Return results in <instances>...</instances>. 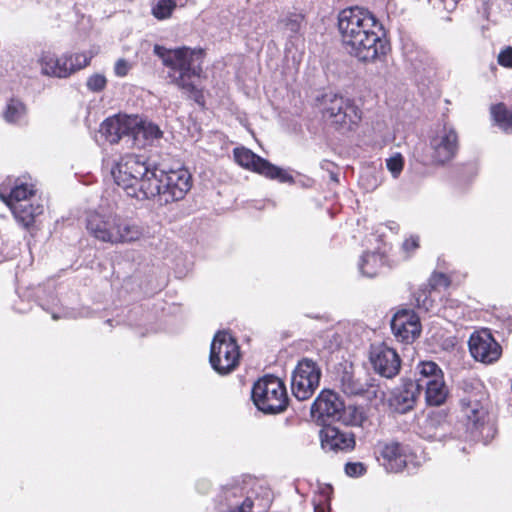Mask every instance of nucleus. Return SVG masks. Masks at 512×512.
Listing matches in <instances>:
<instances>
[{
    "label": "nucleus",
    "mask_w": 512,
    "mask_h": 512,
    "mask_svg": "<svg viewBox=\"0 0 512 512\" xmlns=\"http://www.w3.org/2000/svg\"><path fill=\"white\" fill-rule=\"evenodd\" d=\"M338 30L344 49L359 61L372 62L387 53L378 20L365 8L355 6L340 11Z\"/></svg>",
    "instance_id": "1"
},
{
    "label": "nucleus",
    "mask_w": 512,
    "mask_h": 512,
    "mask_svg": "<svg viewBox=\"0 0 512 512\" xmlns=\"http://www.w3.org/2000/svg\"><path fill=\"white\" fill-rule=\"evenodd\" d=\"M153 52L168 68L167 77L170 83L197 104L204 105L203 89L197 83L203 76V50L185 46L168 49L156 44Z\"/></svg>",
    "instance_id": "2"
},
{
    "label": "nucleus",
    "mask_w": 512,
    "mask_h": 512,
    "mask_svg": "<svg viewBox=\"0 0 512 512\" xmlns=\"http://www.w3.org/2000/svg\"><path fill=\"white\" fill-rule=\"evenodd\" d=\"M86 229L96 240L111 245H129L144 238V229L131 218L113 211H90Z\"/></svg>",
    "instance_id": "3"
},
{
    "label": "nucleus",
    "mask_w": 512,
    "mask_h": 512,
    "mask_svg": "<svg viewBox=\"0 0 512 512\" xmlns=\"http://www.w3.org/2000/svg\"><path fill=\"white\" fill-rule=\"evenodd\" d=\"M156 167H151L144 156L125 154L111 167L115 183L127 196L138 200L152 199L157 180L153 177Z\"/></svg>",
    "instance_id": "4"
},
{
    "label": "nucleus",
    "mask_w": 512,
    "mask_h": 512,
    "mask_svg": "<svg viewBox=\"0 0 512 512\" xmlns=\"http://www.w3.org/2000/svg\"><path fill=\"white\" fill-rule=\"evenodd\" d=\"M217 512H251L254 505L266 510L271 504V491L253 478L224 485L216 498Z\"/></svg>",
    "instance_id": "5"
},
{
    "label": "nucleus",
    "mask_w": 512,
    "mask_h": 512,
    "mask_svg": "<svg viewBox=\"0 0 512 512\" xmlns=\"http://www.w3.org/2000/svg\"><path fill=\"white\" fill-rule=\"evenodd\" d=\"M97 53V50L91 49L82 53H65L59 56L52 51H42L38 55L37 65L42 75L64 79L87 67Z\"/></svg>",
    "instance_id": "6"
},
{
    "label": "nucleus",
    "mask_w": 512,
    "mask_h": 512,
    "mask_svg": "<svg viewBox=\"0 0 512 512\" xmlns=\"http://www.w3.org/2000/svg\"><path fill=\"white\" fill-rule=\"evenodd\" d=\"M323 118L337 129L352 130L362 118L361 110L349 99L334 93L317 98Z\"/></svg>",
    "instance_id": "7"
},
{
    "label": "nucleus",
    "mask_w": 512,
    "mask_h": 512,
    "mask_svg": "<svg viewBox=\"0 0 512 512\" xmlns=\"http://www.w3.org/2000/svg\"><path fill=\"white\" fill-rule=\"evenodd\" d=\"M252 400L264 413L282 412L288 403L286 387L279 378L265 376L254 384Z\"/></svg>",
    "instance_id": "8"
},
{
    "label": "nucleus",
    "mask_w": 512,
    "mask_h": 512,
    "mask_svg": "<svg viewBox=\"0 0 512 512\" xmlns=\"http://www.w3.org/2000/svg\"><path fill=\"white\" fill-rule=\"evenodd\" d=\"M153 174L157 184L152 199L157 197L160 204L183 199L191 188V176L186 169L164 171L156 167Z\"/></svg>",
    "instance_id": "9"
},
{
    "label": "nucleus",
    "mask_w": 512,
    "mask_h": 512,
    "mask_svg": "<svg viewBox=\"0 0 512 512\" xmlns=\"http://www.w3.org/2000/svg\"><path fill=\"white\" fill-rule=\"evenodd\" d=\"M240 360L239 346L226 331L218 332L211 343L209 361L219 374H229L238 366Z\"/></svg>",
    "instance_id": "10"
},
{
    "label": "nucleus",
    "mask_w": 512,
    "mask_h": 512,
    "mask_svg": "<svg viewBox=\"0 0 512 512\" xmlns=\"http://www.w3.org/2000/svg\"><path fill=\"white\" fill-rule=\"evenodd\" d=\"M459 138L455 128L448 123L436 126L429 136V157L432 164L444 165L457 154Z\"/></svg>",
    "instance_id": "11"
},
{
    "label": "nucleus",
    "mask_w": 512,
    "mask_h": 512,
    "mask_svg": "<svg viewBox=\"0 0 512 512\" xmlns=\"http://www.w3.org/2000/svg\"><path fill=\"white\" fill-rule=\"evenodd\" d=\"M417 385L419 389L425 387V399L431 406L442 405L447 396L448 388L444 381V375L439 366L432 361H424L418 364Z\"/></svg>",
    "instance_id": "12"
},
{
    "label": "nucleus",
    "mask_w": 512,
    "mask_h": 512,
    "mask_svg": "<svg viewBox=\"0 0 512 512\" xmlns=\"http://www.w3.org/2000/svg\"><path fill=\"white\" fill-rule=\"evenodd\" d=\"M236 163L241 167L258 173L268 179L277 180L280 183H293V176L285 169H282L268 160L258 156L250 149L237 147L233 150Z\"/></svg>",
    "instance_id": "13"
},
{
    "label": "nucleus",
    "mask_w": 512,
    "mask_h": 512,
    "mask_svg": "<svg viewBox=\"0 0 512 512\" xmlns=\"http://www.w3.org/2000/svg\"><path fill=\"white\" fill-rule=\"evenodd\" d=\"M321 369L309 358L301 359L295 367L291 378V390L300 401L309 399L319 386Z\"/></svg>",
    "instance_id": "14"
},
{
    "label": "nucleus",
    "mask_w": 512,
    "mask_h": 512,
    "mask_svg": "<svg viewBox=\"0 0 512 512\" xmlns=\"http://www.w3.org/2000/svg\"><path fill=\"white\" fill-rule=\"evenodd\" d=\"M369 360L376 373L385 378H393L401 368V359L396 350L386 343L373 344Z\"/></svg>",
    "instance_id": "15"
},
{
    "label": "nucleus",
    "mask_w": 512,
    "mask_h": 512,
    "mask_svg": "<svg viewBox=\"0 0 512 512\" xmlns=\"http://www.w3.org/2000/svg\"><path fill=\"white\" fill-rule=\"evenodd\" d=\"M472 357L484 364L496 362L502 353L501 346L487 329L474 332L468 341Z\"/></svg>",
    "instance_id": "16"
},
{
    "label": "nucleus",
    "mask_w": 512,
    "mask_h": 512,
    "mask_svg": "<svg viewBox=\"0 0 512 512\" xmlns=\"http://www.w3.org/2000/svg\"><path fill=\"white\" fill-rule=\"evenodd\" d=\"M34 185L22 178L7 177L0 184V198L10 208L34 200Z\"/></svg>",
    "instance_id": "17"
},
{
    "label": "nucleus",
    "mask_w": 512,
    "mask_h": 512,
    "mask_svg": "<svg viewBox=\"0 0 512 512\" xmlns=\"http://www.w3.org/2000/svg\"><path fill=\"white\" fill-rule=\"evenodd\" d=\"M484 394L476 391L463 396L460 400L461 411L467 420V429L472 434L484 427L487 410L482 401Z\"/></svg>",
    "instance_id": "18"
},
{
    "label": "nucleus",
    "mask_w": 512,
    "mask_h": 512,
    "mask_svg": "<svg viewBox=\"0 0 512 512\" xmlns=\"http://www.w3.org/2000/svg\"><path fill=\"white\" fill-rule=\"evenodd\" d=\"M319 437L321 447L326 452H349L356 444L353 433L341 431L334 426H324Z\"/></svg>",
    "instance_id": "19"
},
{
    "label": "nucleus",
    "mask_w": 512,
    "mask_h": 512,
    "mask_svg": "<svg viewBox=\"0 0 512 512\" xmlns=\"http://www.w3.org/2000/svg\"><path fill=\"white\" fill-rule=\"evenodd\" d=\"M391 329L401 341H413L421 332L419 317L412 310L398 311L391 320Z\"/></svg>",
    "instance_id": "20"
},
{
    "label": "nucleus",
    "mask_w": 512,
    "mask_h": 512,
    "mask_svg": "<svg viewBox=\"0 0 512 512\" xmlns=\"http://www.w3.org/2000/svg\"><path fill=\"white\" fill-rule=\"evenodd\" d=\"M378 453L386 471L393 473L403 471L409 458L407 447L394 441L379 443Z\"/></svg>",
    "instance_id": "21"
},
{
    "label": "nucleus",
    "mask_w": 512,
    "mask_h": 512,
    "mask_svg": "<svg viewBox=\"0 0 512 512\" xmlns=\"http://www.w3.org/2000/svg\"><path fill=\"white\" fill-rule=\"evenodd\" d=\"M136 120L129 115H115L104 120L100 126V133L105 139L115 144L123 136H129L132 127L137 125Z\"/></svg>",
    "instance_id": "22"
},
{
    "label": "nucleus",
    "mask_w": 512,
    "mask_h": 512,
    "mask_svg": "<svg viewBox=\"0 0 512 512\" xmlns=\"http://www.w3.org/2000/svg\"><path fill=\"white\" fill-rule=\"evenodd\" d=\"M343 402L339 396L330 390H323L311 406L313 416L321 418H340Z\"/></svg>",
    "instance_id": "23"
},
{
    "label": "nucleus",
    "mask_w": 512,
    "mask_h": 512,
    "mask_svg": "<svg viewBox=\"0 0 512 512\" xmlns=\"http://www.w3.org/2000/svg\"><path fill=\"white\" fill-rule=\"evenodd\" d=\"M336 380L341 391L348 396L362 395L368 389L367 382L356 376L352 364L349 363L341 365Z\"/></svg>",
    "instance_id": "24"
},
{
    "label": "nucleus",
    "mask_w": 512,
    "mask_h": 512,
    "mask_svg": "<svg viewBox=\"0 0 512 512\" xmlns=\"http://www.w3.org/2000/svg\"><path fill=\"white\" fill-rule=\"evenodd\" d=\"M132 117L137 122V125L132 127L130 132L135 147L144 148L162 137V131L156 124L143 120L137 115H132Z\"/></svg>",
    "instance_id": "25"
},
{
    "label": "nucleus",
    "mask_w": 512,
    "mask_h": 512,
    "mask_svg": "<svg viewBox=\"0 0 512 512\" xmlns=\"http://www.w3.org/2000/svg\"><path fill=\"white\" fill-rule=\"evenodd\" d=\"M419 395V385L409 381L397 389L391 398V406L399 413H406L413 408Z\"/></svg>",
    "instance_id": "26"
},
{
    "label": "nucleus",
    "mask_w": 512,
    "mask_h": 512,
    "mask_svg": "<svg viewBox=\"0 0 512 512\" xmlns=\"http://www.w3.org/2000/svg\"><path fill=\"white\" fill-rule=\"evenodd\" d=\"M17 222L24 228L31 227L37 216L43 213V205L35 200L10 207Z\"/></svg>",
    "instance_id": "27"
},
{
    "label": "nucleus",
    "mask_w": 512,
    "mask_h": 512,
    "mask_svg": "<svg viewBox=\"0 0 512 512\" xmlns=\"http://www.w3.org/2000/svg\"><path fill=\"white\" fill-rule=\"evenodd\" d=\"M3 118L9 124L22 125L26 123V105L19 99H10L3 110Z\"/></svg>",
    "instance_id": "28"
},
{
    "label": "nucleus",
    "mask_w": 512,
    "mask_h": 512,
    "mask_svg": "<svg viewBox=\"0 0 512 512\" xmlns=\"http://www.w3.org/2000/svg\"><path fill=\"white\" fill-rule=\"evenodd\" d=\"M384 265V257L380 253H365L359 262L360 272L367 277H374Z\"/></svg>",
    "instance_id": "29"
},
{
    "label": "nucleus",
    "mask_w": 512,
    "mask_h": 512,
    "mask_svg": "<svg viewBox=\"0 0 512 512\" xmlns=\"http://www.w3.org/2000/svg\"><path fill=\"white\" fill-rule=\"evenodd\" d=\"M491 116L502 130L512 133V109L504 104H497L491 107Z\"/></svg>",
    "instance_id": "30"
},
{
    "label": "nucleus",
    "mask_w": 512,
    "mask_h": 512,
    "mask_svg": "<svg viewBox=\"0 0 512 512\" xmlns=\"http://www.w3.org/2000/svg\"><path fill=\"white\" fill-rule=\"evenodd\" d=\"M175 8V0H157L152 7V15L159 20H164L172 15Z\"/></svg>",
    "instance_id": "31"
},
{
    "label": "nucleus",
    "mask_w": 512,
    "mask_h": 512,
    "mask_svg": "<svg viewBox=\"0 0 512 512\" xmlns=\"http://www.w3.org/2000/svg\"><path fill=\"white\" fill-rule=\"evenodd\" d=\"M343 421L352 426H360L364 420L363 412L356 406H343Z\"/></svg>",
    "instance_id": "32"
},
{
    "label": "nucleus",
    "mask_w": 512,
    "mask_h": 512,
    "mask_svg": "<svg viewBox=\"0 0 512 512\" xmlns=\"http://www.w3.org/2000/svg\"><path fill=\"white\" fill-rule=\"evenodd\" d=\"M331 488L326 486L321 493L313 499L314 512H326L329 509Z\"/></svg>",
    "instance_id": "33"
},
{
    "label": "nucleus",
    "mask_w": 512,
    "mask_h": 512,
    "mask_svg": "<svg viewBox=\"0 0 512 512\" xmlns=\"http://www.w3.org/2000/svg\"><path fill=\"white\" fill-rule=\"evenodd\" d=\"M387 169L390 171L394 178H397L404 167V159L401 154L396 153L386 160Z\"/></svg>",
    "instance_id": "34"
},
{
    "label": "nucleus",
    "mask_w": 512,
    "mask_h": 512,
    "mask_svg": "<svg viewBox=\"0 0 512 512\" xmlns=\"http://www.w3.org/2000/svg\"><path fill=\"white\" fill-rule=\"evenodd\" d=\"M107 84V79L103 74L95 73L87 79V87L92 92L102 91Z\"/></svg>",
    "instance_id": "35"
},
{
    "label": "nucleus",
    "mask_w": 512,
    "mask_h": 512,
    "mask_svg": "<svg viewBox=\"0 0 512 512\" xmlns=\"http://www.w3.org/2000/svg\"><path fill=\"white\" fill-rule=\"evenodd\" d=\"M303 16L301 14L292 13L286 16L282 22L286 29L292 34L297 33L300 30Z\"/></svg>",
    "instance_id": "36"
},
{
    "label": "nucleus",
    "mask_w": 512,
    "mask_h": 512,
    "mask_svg": "<svg viewBox=\"0 0 512 512\" xmlns=\"http://www.w3.org/2000/svg\"><path fill=\"white\" fill-rule=\"evenodd\" d=\"M133 64L124 58L118 59L114 64V73L117 77H125L132 69Z\"/></svg>",
    "instance_id": "37"
},
{
    "label": "nucleus",
    "mask_w": 512,
    "mask_h": 512,
    "mask_svg": "<svg viewBox=\"0 0 512 512\" xmlns=\"http://www.w3.org/2000/svg\"><path fill=\"white\" fill-rule=\"evenodd\" d=\"M345 473L350 477H359L366 473V467L361 462H349L345 465Z\"/></svg>",
    "instance_id": "38"
},
{
    "label": "nucleus",
    "mask_w": 512,
    "mask_h": 512,
    "mask_svg": "<svg viewBox=\"0 0 512 512\" xmlns=\"http://www.w3.org/2000/svg\"><path fill=\"white\" fill-rule=\"evenodd\" d=\"M498 63L507 68H512V47L508 46L498 54Z\"/></svg>",
    "instance_id": "39"
},
{
    "label": "nucleus",
    "mask_w": 512,
    "mask_h": 512,
    "mask_svg": "<svg viewBox=\"0 0 512 512\" xmlns=\"http://www.w3.org/2000/svg\"><path fill=\"white\" fill-rule=\"evenodd\" d=\"M430 283L433 288L440 286L447 287L449 285V280L443 273H438L432 276Z\"/></svg>",
    "instance_id": "40"
},
{
    "label": "nucleus",
    "mask_w": 512,
    "mask_h": 512,
    "mask_svg": "<svg viewBox=\"0 0 512 512\" xmlns=\"http://www.w3.org/2000/svg\"><path fill=\"white\" fill-rule=\"evenodd\" d=\"M419 246V238L416 236H411L410 238L406 239L403 243V248L406 251H411L416 249Z\"/></svg>",
    "instance_id": "41"
},
{
    "label": "nucleus",
    "mask_w": 512,
    "mask_h": 512,
    "mask_svg": "<svg viewBox=\"0 0 512 512\" xmlns=\"http://www.w3.org/2000/svg\"><path fill=\"white\" fill-rule=\"evenodd\" d=\"M430 305H431V301H430V300H428V298H427V297H425V298L423 299V301H422V306H423L426 310H428Z\"/></svg>",
    "instance_id": "42"
},
{
    "label": "nucleus",
    "mask_w": 512,
    "mask_h": 512,
    "mask_svg": "<svg viewBox=\"0 0 512 512\" xmlns=\"http://www.w3.org/2000/svg\"><path fill=\"white\" fill-rule=\"evenodd\" d=\"M420 297H421V296H419V297L417 298V302H418V305H419V306H420V301H421V298H420Z\"/></svg>",
    "instance_id": "43"
},
{
    "label": "nucleus",
    "mask_w": 512,
    "mask_h": 512,
    "mask_svg": "<svg viewBox=\"0 0 512 512\" xmlns=\"http://www.w3.org/2000/svg\"><path fill=\"white\" fill-rule=\"evenodd\" d=\"M511 2H512V0H511Z\"/></svg>",
    "instance_id": "44"
}]
</instances>
